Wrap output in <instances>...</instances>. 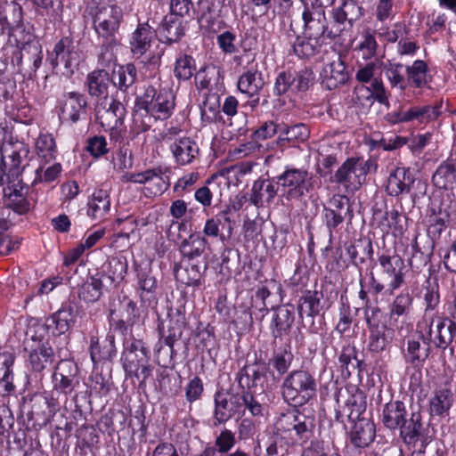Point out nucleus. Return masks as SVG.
Here are the masks:
<instances>
[{
    "instance_id": "f257e3e1",
    "label": "nucleus",
    "mask_w": 456,
    "mask_h": 456,
    "mask_svg": "<svg viewBox=\"0 0 456 456\" xmlns=\"http://www.w3.org/2000/svg\"><path fill=\"white\" fill-rule=\"evenodd\" d=\"M383 426L391 431H399V437L408 446L416 447L419 440L425 442V428L419 411L409 412L400 400H391L383 406Z\"/></svg>"
},
{
    "instance_id": "f03ea898",
    "label": "nucleus",
    "mask_w": 456,
    "mask_h": 456,
    "mask_svg": "<svg viewBox=\"0 0 456 456\" xmlns=\"http://www.w3.org/2000/svg\"><path fill=\"white\" fill-rule=\"evenodd\" d=\"M123 18L122 10L115 4L98 6L93 17L94 28L102 39L98 61L102 67H110L116 59L111 49L118 45L116 35Z\"/></svg>"
},
{
    "instance_id": "7ed1b4c3",
    "label": "nucleus",
    "mask_w": 456,
    "mask_h": 456,
    "mask_svg": "<svg viewBox=\"0 0 456 456\" xmlns=\"http://www.w3.org/2000/svg\"><path fill=\"white\" fill-rule=\"evenodd\" d=\"M29 148L22 142H4L0 147V185L29 182L24 177L28 164H23Z\"/></svg>"
},
{
    "instance_id": "20e7f679",
    "label": "nucleus",
    "mask_w": 456,
    "mask_h": 456,
    "mask_svg": "<svg viewBox=\"0 0 456 456\" xmlns=\"http://www.w3.org/2000/svg\"><path fill=\"white\" fill-rule=\"evenodd\" d=\"M317 383L306 370H294L287 374L281 386L283 400L293 407H301L315 397Z\"/></svg>"
},
{
    "instance_id": "39448f33",
    "label": "nucleus",
    "mask_w": 456,
    "mask_h": 456,
    "mask_svg": "<svg viewBox=\"0 0 456 456\" xmlns=\"http://www.w3.org/2000/svg\"><path fill=\"white\" fill-rule=\"evenodd\" d=\"M121 362L126 377L137 379L139 387H145L146 380L153 370L145 343L135 338L125 340Z\"/></svg>"
},
{
    "instance_id": "423d86ee",
    "label": "nucleus",
    "mask_w": 456,
    "mask_h": 456,
    "mask_svg": "<svg viewBox=\"0 0 456 456\" xmlns=\"http://www.w3.org/2000/svg\"><path fill=\"white\" fill-rule=\"evenodd\" d=\"M175 95L167 89L157 90L149 86L143 94L136 99V111L143 110L148 114L149 119L166 120L173 113L175 109Z\"/></svg>"
},
{
    "instance_id": "0eeeda50",
    "label": "nucleus",
    "mask_w": 456,
    "mask_h": 456,
    "mask_svg": "<svg viewBox=\"0 0 456 456\" xmlns=\"http://www.w3.org/2000/svg\"><path fill=\"white\" fill-rule=\"evenodd\" d=\"M276 179L281 198L289 202L301 201L313 189V176L305 168L287 167Z\"/></svg>"
},
{
    "instance_id": "6e6552de",
    "label": "nucleus",
    "mask_w": 456,
    "mask_h": 456,
    "mask_svg": "<svg viewBox=\"0 0 456 456\" xmlns=\"http://www.w3.org/2000/svg\"><path fill=\"white\" fill-rule=\"evenodd\" d=\"M304 21V34L308 35L312 38H318L324 42L325 38L335 39L340 37V29L332 20L330 25L328 24L325 11L322 8H314L309 5L308 2L304 4L302 13Z\"/></svg>"
},
{
    "instance_id": "1a4fd4ad",
    "label": "nucleus",
    "mask_w": 456,
    "mask_h": 456,
    "mask_svg": "<svg viewBox=\"0 0 456 456\" xmlns=\"http://www.w3.org/2000/svg\"><path fill=\"white\" fill-rule=\"evenodd\" d=\"M371 165V161L362 158H348L336 171L333 182L343 185L347 191H355L365 182Z\"/></svg>"
},
{
    "instance_id": "9d476101",
    "label": "nucleus",
    "mask_w": 456,
    "mask_h": 456,
    "mask_svg": "<svg viewBox=\"0 0 456 456\" xmlns=\"http://www.w3.org/2000/svg\"><path fill=\"white\" fill-rule=\"evenodd\" d=\"M381 310L370 309L365 314V322L369 330L368 349L372 353L385 351L395 338L394 329L381 322Z\"/></svg>"
},
{
    "instance_id": "9b49d317",
    "label": "nucleus",
    "mask_w": 456,
    "mask_h": 456,
    "mask_svg": "<svg viewBox=\"0 0 456 456\" xmlns=\"http://www.w3.org/2000/svg\"><path fill=\"white\" fill-rule=\"evenodd\" d=\"M353 218V210L348 197L341 194H335L329 201V206H323L322 220L328 230L330 239L338 228L344 223L346 218Z\"/></svg>"
},
{
    "instance_id": "f8f14e48",
    "label": "nucleus",
    "mask_w": 456,
    "mask_h": 456,
    "mask_svg": "<svg viewBox=\"0 0 456 456\" xmlns=\"http://www.w3.org/2000/svg\"><path fill=\"white\" fill-rule=\"evenodd\" d=\"M22 29H24L23 33L12 31L17 43L21 45L18 64L28 66L30 69L29 77H31L42 64L43 50L35 36L29 30L27 31L23 24Z\"/></svg>"
},
{
    "instance_id": "ddd939ff",
    "label": "nucleus",
    "mask_w": 456,
    "mask_h": 456,
    "mask_svg": "<svg viewBox=\"0 0 456 456\" xmlns=\"http://www.w3.org/2000/svg\"><path fill=\"white\" fill-rule=\"evenodd\" d=\"M53 391L66 396L79 384L78 367L70 360H61L52 375Z\"/></svg>"
},
{
    "instance_id": "4468645a",
    "label": "nucleus",
    "mask_w": 456,
    "mask_h": 456,
    "mask_svg": "<svg viewBox=\"0 0 456 456\" xmlns=\"http://www.w3.org/2000/svg\"><path fill=\"white\" fill-rule=\"evenodd\" d=\"M214 426H219L230 420L241 411V397L239 394L216 391L214 395Z\"/></svg>"
},
{
    "instance_id": "2eb2a0df",
    "label": "nucleus",
    "mask_w": 456,
    "mask_h": 456,
    "mask_svg": "<svg viewBox=\"0 0 456 456\" xmlns=\"http://www.w3.org/2000/svg\"><path fill=\"white\" fill-rule=\"evenodd\" d=\"M28 183V182H23L7 184V188L4 190L5 197L4 207L0 208V215L3 217L4 212L10 209L13 210L18 215H25L29 211L31 203L27 198L29 191Z\"/></svg>"
},
{
    "instance_id": "dca6fc26",
    "label": "nucleus",
    "mask_w": 456,
    "mask_h": 456,
    "mask_svg": "<svg viewBox=\"0 0 456 456\" xmlns=\"http://www.w3.org/2000/svg\"><path fill=\"white\" fill-rule=\"evenodd\" d=\"M434 322L432 319L427 333V337L431 338L430 343L442 351L450 348L452 354L454 349L450 346L456 338V322L450 318H438L434 327Z\"/></svg>"
},
{
    "instance_id": "f3484780",
    "label": "nucleus",
    "mask_w": 456,
    "mask_h": 456,
    "mask_svg": "<svg viewBox=\"0 0 456 456\" xmlns=\"http://www.w3.org/2000/svg\"><path fill=\"white\" fill-rule=\"evenodd\" d=\"M167 317L168 323L167 326V330H165L164 326L162 329L159 327V334L164 339L165 345L169 347L170 359H172L175 354L174 345L182 338L183 331L187 324V321L183 307L177 308L175 311L170 310L167 314Z\"/></svg>"
},
{
    "instance_id": "a211bd4d",
    "label": "nucleus",
    "mask_w": 456,
    "mask_h": 456,
    "mask_svg": "<svg viewBox=\"0 0 456 456\" xmlns=\"http://www.w3.org/2000/svg\"><path fill=\"white\" fill-rule=\"evenodd\" d=\"M430 337L422 331H416L406 341V353L404 358L414 368H420L430 354Z\"/></svg>"
},
{
    "instance_id": "6ab92c4d",
    "label": "nucleus",
    "mask_w": 456,
    "mask_h": 456,
    "mask_svg": "<svg viewBox=\"0 0 456 456\" xmlns=\"http://www.w3.org/2000/svg\"><path fill=\"white\" fill-rule=\"evenodd\" d=\"M273 316L270 330L274 339H281L288 336L294 324L296 314L292 304H283L276 307L272 306Z\"/></svg>"
},
{
    "instance_id": "aec40b11",
    "label": "nucleus",
    "mask_w": 456,
    "mask_h": 456,
    "mask_svg": "<svg viewBox=\"0 0 456 456\" xmlns=\"http://www.w3.org/2000/svg\"><path fill=\"white\" fill-rule=\"evenodd\" d=\"M77 58L73 38L63 37L54 45L53 51L48 53L46 61L53 69L63 64L67 69H70Z\"/></svg>"
},
{
    "instance_id": "412c9836",
    "label": "nucleus",
    "mask_w": 456,
    "mask_h": 456,
    "mask_svg": "<svg viewBox=\"0 0 456 456\" xmlns=\"http://www.w3.org/2000/svg\"><path fill=\"white\" fill-rule=\"evenodd\" d=\"M73 322V307L69 305H62L56 313L46 320L45 324H37L33 327L34 334L31 339L36 340L37 333L45 332L46 329L54 327L53 334L54 336L67 332Z\"/></svg>"
},
{
    "instance_id": "4be33fe9",
    "label": "nucleus",
    "mask_w": 456,
    "mask_h": 456,
    "mask_svg": "<svg viewBox=\"0 0 456 456\" xmlns=\"http://www.w3.org/2000/svg\"><path fill=\"white\" fill-rule=\"evenodd\" d=\"M279 186L275 178H259L253 183L249 201L256 208L270 205L277 196Z\"/></svg>"
},
{
    "instance_id": "5701e85b",
    "label": "nucleus",
    "mask_w": 456,
    "mask_h": 456,
    "mask_svg": "<svg viewBox=\"0 0 456 456\" xmlns=\"http://www.w3.org/2000/svg\"><path fill=\"white\" fill-rule=\"evenodd\" d=\"M379 264L382 269V280L388 282L391 291L397 289L404 282L403 261L398 256L380 255Z\"/></svg>"
},
{
    "instance_id": "b1692460",
    "label": "nucleus",
    "mask_w": 456,
    "mask_h": 456,
    "mask_svg": "<svg viewBox=\"0 0 456 456\" xmlns=\"http://www.w3.org/2000/svg\"><path fill=\"white\" fill-rule=\"evenodd\" d=\"M137 289L142 307L154 308L158 304V281L150 269L137 270Z\"/></svg>"
},
{
    "instance_id": "393cba45",
    "label": "nucleus",
    "mask_w": 456,
    "mask_h": 456,
    "mask_svg": "<svg viewBox=\"0 0 456 456\" xmlns=\"http://www.w3.org/2000/svg\"><path fill=\"white\" fill-rule=\"evenodd\" d=\"M37 344L31 346L28 361L30 366L35 372L43 371L48 365H52L54 362V352L48 340L44 339L42 334L36 335Z\"/></svg>"
},
{
    "instance_id": "a878e982",
    "label": "nucleus",
    "mask_w": 456,
    "mask_h": 456,
    "mask_svg": "<svg viewBox=\"0 0 456 456\" xmlns=\"http://www.w3.org/2000/svg\"><path fill=\"white\" fill-rule=\"evenodd\" d=\"M415 180V175L409 167H395L390 172L387 178V192L388 195L394 197L409 193Z\"/></svg>"
},
{
    "instance_id": "bb28decb",
    "label": "nucleus",
    "mask_w": 456,
    "mask_h": 456,
    "mask_svg": "<svg viewBox=\"0 0 456 456\" xmlns=\"http://www.w3.org/2000/svg\"><path fill=\"white\" fill-rule=\"evenodd\" d=\"M287 36L292 44L294 53L299 58H310L320 53L323 41L312 38L308 35L300 36L293 28L292 22L287 31Z\"/></svg>"
},
{
    "instance_id": "cd10ccee",
    "label": "nucleus",
    "mask_w": 456,
    "mask_h": 456,
    "mask_svg": "<svg viewBox=\"0 0 456 456\" xmlns=\"http://www.w3.org/2000/svg\"><path fill=\"white\" fill-rule=\"evenodd\" d=\"M87 102L86 96L77 92L64 94L61 101V116L65 121L76 123L82 114L86 113Z\"/></svg>"
},
{
    "instance_id": "c85d7f7f",
    "label": "nucleus",
    "mask_w": 456,
    "mask_h": 456,
    "mask_svg": "<svg viewBox=\"0 0 456 456\" xmlns=\"http://www.w3.org/2000/svg\"><path fill=\"white\" fill-rule=\"evenodd\" d=\"M207 269L206 260H185L175 268V276L178 281L187 286H199Z\"/></svg>"
},
{
    "instance_id": "c756f323",
    "label": "nucleus",
    "mask_w": 456,
    "mask_h": 456,
    "mask_svg": "<svg viewBox=\"0 0 456 456\" xmlns=\"http://www.w3.org/2000/svg\"><path fill=\"white\" fill-rule=\"evenodd\" d=\"M155 37L156 30L147 22L139 23L129 39V48L133 55L137 58L144 55L150 50Z\"/></svg>"
},
{
    "instance_id": "7c9ffc66",
    "label": "nucleus",
    "mask_w": 456,
    "mask_h": 456,
    "mask_svg": "<svg viewBox=\"0 0 456 456\" xmlns=\"http://www.w3.org/2000/svg\"><path fill=\"white\" fill-rule=\"evenodd\" d=\"M363 14L362 7L356 0H343L342 4L335 8L332 12V20L338 28L340 29V35L346 29V22L350 27L358 20Z\"/></svg>"
},
{
    "instance_id": "2f4dec72",
    "label": "nucleus",
    "mask_w": 456,
    "mask_h": 456,
    "mask_svg": "<svg viewBox=\"0 0 456 456\" xmlns=\"http://www.w3.org/2000/svg\"><path fill=\"white\" fill-rule=\"evenodd\" d=\"M321 77L324 86L332 90L344 85L348 79V73L344 61L340 57L327 63L322 68Z\"/></svg>"
},
{
    "instance_id": "473e14b6",
    "label": "nucleus",
    "mask_w": 456,
    "mask_h": 456,
    "mask_svg": "<svg viewBox=\"0 0 456 456\" xmlns=\"http://www.w3.org/2000/svg\"><path fill=\"white\" fill-rule=\"evenodd\" d=\"M116 354L115 336L112 332H108L103 338H91L90 356L94 363L112 360Z\"/></svg>"
},
{
    "instance_id": "72a5a7b5",
    "label": "nucleus",
    "mask_w": 456,
    "mask_h": 456,
    "mask_svg": "<svg viewBox=\"0 0 456 456\" xmlns=\"http://www.w3.org/2000/svg\"><path fill=\"white\" fill-rule=\"evenodd\" d=\"M186 22L174 14L166 15L159 28V33L167 45H172L181 40L185 34Z\"/></svg>"
},
{
    "instance_id": "f704fd0d",
    "label": "nucleus",
    "mask_w": 456,
    "mask_h": 456,
    "mask_svg": "<svg viewBox=\"0 0 456 456\" xmlns=\"http://www.w3.org/2000/svg\"><path fill=\"white\" fill-rule=\"evenodd\" d=\"M110 84V75L104 68L96 69L86 76V86L91 97L107 99Z\"/></svg>"
},
{
    "instance_id": "c9c22d12",
    "label": "nucleus",
    "mask_w": 456,
    "mask_h": 456,
    "mask_svg": "<svg viewBox=\"0 0 456 456\" xmlns=\"http://www.w3.org/2000/svg\"><path fill=\"white\" fill-rule=\"evenodd\" d=\"M323 295L317 290H305L299 297L297 304V310L299 319L304 317H315L322 310V299Z\"/></svg>"
},
{
    "instance_id": "e433bc0d",
    "label": "nucleus",
    "mask_w": 456,
    "mask_h": 456,
    "mask_svg": "<svg viewBox=\"0 0 456 456\" xmlns=\"http://www.w3.org/2000/svg\"><path fill=\"white\" fill-rule=\"evenodd\" d=\"M265 85L263 73L257 68L253 67L243 72L237 83L239 91L248 97L258 95Z\"/></svg>"
},
{
    "instance_id": "4c0bfd02",
    "label": "nucleus",
    "mask_w": 456,
    "mask_h": 456,
    "mask_svg": "<svg viewBox=\"0 0 456 456\" xmlns=\"http://www.w3.org/2000/svg\"><path fill=\"white\" fill-rule=\"evenodd\" d=\"M126 113L125 105L117 99H111L109 107L102 112L98 110L102 126L111 130V134L123 124Z\"/></svg>"
},
{
    "instance_id": "58836bf2",
    "label": "nucleus",
    "mask_w": 456,
    "mask_h": 456,
    "mask_svg": "<svg viewBox=\"0 0 456 456\" xmlns=\"http://www.w3.org/2000/svg\"><path fill=\"white\" fill-rule=\"evenodd\" d=\"M137 78V69L133 63L118 65L112 69L110 82L118 91L127 94Z\"/></svg>"
},
{
    "instance_id": "ea45409f",
    "label": "nucleus",
    "mask_w": 456,
    "mask_h": 456,
    "mask_svg": "<svg viewBox=\"0 0 456 456\" xmlns=\"http://www.w3.org/2000/svg\"><path fill=\"white\" fill-rule=\"evenodd\" d=\"M375 425L365 418L355 419L350 432V442L357 448L367 447L375 438Z\"/></svg>"
},
{
    "instance_id": "a19ab883",
    "label": "nucleus",
    "mask_w": 456,
    "mask_h": 456,
    "mask_svg": "<svg viewBox=\"0 0 456 456\" xmlns=\"http://www.w3.org/2000/svg\"><path fill=\"white\" fill-rule=\"evenodd\" d=\"M432 183L436 188L452 191L456 187V160L443 161L434 173Z\"/></svg>"
},
{
    "instance_id": "79ce46f5",
    "label": "nucleus",
    "mask_w": 456,
    "mask_h": 456,
    "mask_svg": "<svg viewBox=\"0 0 456 456\" xmlns=\"http://www.w3.org/2000/svg\"><path fill=\"white\" fill-rule=\"evenodd\" d=\"M170 150L179 165L191 164L199 155L200 148L196 142L189 137L175 140L170 146Z\"/></svg>"
},
{
    "instance_id": "37998d69",
    "label": "nucleus",
    "mask_w": 456,
    "mask_h": 456,
    "mask_svg": "<svg viewBox=\"0 0 456 456\" xmlns=\"http://www.w3.org/2000/svg\"><path fill=\"white\" fill-rule=\"evenodd\" d=\"M453 403V394L450 385L446 382L444 386L436 388L434 395L429 401V411L432 415L442 416L448 413Z\"/></svg>"
},
{
    "instance_id": "c03bdc74",
    "label": "nucleus",
    "mask_w": 456,
    "mask_h": 456,
    "mask_svg": "<svg viewBox=\"0 0 456 456\" xmlns=\"http://www.w3.org/2000/svg\"><path fill=\"white\" fill-rule=\"evenodd\" d=\"M265 370V363L255 362L251 364H246L237 373L236 379L239 387L243 391H248L249 388L256 387L257 382L264 378Z\"/></svg>"
},
{
    "instance_id": "a18cd8bd",
    "label": "nucleus",
    "mask_w": 456,
    "mask_h": 456,
    "mask_svg": "<svg viewBox=\"0 0 456 456\" xmlns=\"http://www.w3.org/2000/svg\"><path fill=\"white\" fill-rule=\"evenodd\" d=\"M442 102H436L434 104L411 106L407 109L409 122L428 124L435 121L442 114Z\"/></svg>"
},
{
    "instance_id": "49530a36",
    "label": "nucleus",
    "mask_w": 456,
    "mask_h": 456,
    "mask_svg": "<svg viewBox=\"0 0 456 456\" xmlns=\"http://www.w3.org/2000/svg\"><path fill=\"white\" fill-rule=\"evenodd\" d=\"M14 360L15 356L12 353L0 351V386L3 389V395H9L15 391L12 369Z\"/></svg>"
},
{
    "instance_id": "de8ad7c7",
    "label": "nucleus",
    "mask_w": 456,
    "mask_h": 456,
    "mask_svg": "<svg viewBox=\"0 0 456 456\" xmlns=\"http://www.w3.org/2000/svg\"><path fill=\"white\" fill-rule=\"evenodd\" d=\"M407 85L415 88L428 86L431 80L428 64L422 60L414 61L411 66H405Z\"/></svg>"
},
{
    "instance_id": "09e8293b",
    "label": "nucleus",
    "mask_w": 456,
    "mask_h": 456,
    "mask_svg": "<svg viewBox=\"0 0 456 456\" xmlns=\"http://www.w3.org/2000/svg\"><path fill=\"white\" fill-rule=\"evenodd\" d=\"M310 136V129L304 123H297L281 129L277 144L284 146L285 142H304Z\"/></svg>"
},
{
    "instance_id": "8fccbe9b",
    "label": "nucleus",
    "mask_w": 456,
    "mask_h": 456,
    "mask_svg": "<svg viewBox=\"0 0 456 456\" xmlns=\"http://www.w3.org/2000/svg\"><path fill=\"white\" fill-rule=\"evenodd\" d=\"M88 215L94 218H101L110 208V195L107 191L97 189L92 194L88 203Z\"/></svg>"
},
{
    "instance_id": "3c124183",
    "label": "nucleus",
    "mask_w": 456,
    "mask_h": 456,
    "mask_svg": "<svg viewBox=\"0 0 456 456\" xmlns=\"http://www.w3.org/2000/svg\"><path fill=\"white\" fill-rule=\"evenodd\" d=\"M207 240L200 233H192L181 242V252L189 261H195L205 251Z\"/></svg>"
},
{
    "instance_id": "603ef678",
    "label": "nucleus",
    "mask_w": 456,
    "mask_h": 456,
    "mask_svg": "<svg viewBox=\"0 0 456 456\" xmlns=\"http://www.w3.org/2000/svg\"><path fill=\"white\" fill-rule=\"evenodd\" d=\"M405 67L402 63L388 61L383 65L385 77L392 88L403 92L407 88V77L404 76Z\"/></svg>"
},
{
    "instance_id": "864d4df0",
    "label": "nucleus",
    "mask_w": 456,
    "mask_h": 456,
    "mask_svg": "<svg viewBox=\"0 0 456 456\" xmlns=\"http://www.w3.org/2000/svg\"><path fill=\"white\" fill-rule=\"evenodd\" d=\"M242 265L240 255L236 248H224L221 255V273L224 275H237L240 273Z\"/></svg>"
},
{
    "instance_id": "5fc2aeb1",
    "label": "nucleus",
    "mask_w": 456,
    "mask_h": 456,
    "mask_svg": "<svg viewBox=\"0 0 456 456\" xmlns=\"http://www.w3.org/2000/svg\"><path fill=\"white\" fill-rule=\"evenodd\" d=\"M454 211L455 208L449 195L434 196L428 206L430 216L451 219V216Z\"/></svg>"
},
{
    "instance_id": "6e6d98bb",
    "label": "nucleus",
    "mask_w": 456,
    "mask_h": 456,
    "mask_svg": "<svg viewBox=\"0 0 456 456\" xmlns=\"http://www.w3.org/2000/svg\"><path fill=\"white\" fill-rule=\"evenodd\" d=\"M425 312L435 310L440 303L439 284L437 278L429 277L422 290Z\"/></svg>"
},
{
    "instance_id": "4d7b16f0",
    "label": "nucleus",
    "mask_w": 456,
    "mask_h": 456,
    "mask_svg": "<svg viewBox=\"0 0 456 456\" xmlns=\"http://www.w3.org/2000/svg\"><path fill=\"white\" fill-rule=\"evenodd\" d=\"M102 281L97 276H92L79 289L78 296L88 303L98 301L102 294Z\"/></svg>"
},
{
    "instance_id": "13d9d810",
    "label": "nucleus",
    "mask_w": 456,
    "mask_h": 456,
    "mask_svg": "<svg viewBox=\"0 0 456 456\" xmlns=\"http://www.w3.org/2000/svg\"><path fill=\"white\" fill-rule=\"evenodd\" d=\"M314 429L315 418L314 416H307L298 412L293 431L297 437L296 439L306 442L314 436Z\"/></svg>"
},
{
    "instance_id": "bf43d9fd",
    "label": "nucleus",
    "mask_w": 456,
    "mask_h": 456,
    "mask_svg": "<svg viewBox=\"0 0 456 456\" xmlns=\"http://www.w3.org/2000/svg\"><path fill=\"white\" fill-rule=\"evenodd\" d=\"M356 354V348L351 343H346L342 346L338 355V366L343 375L349 377L352 370H355V366L352 362L353 360L356 361L358 365L361 363V361L357 360Z\"/></svg>"
},
{
    "instance_id": "052dcab7",
    "label": "nucleus",
    "mask_w": 456,
    "mask_h": 456,
    "mask_svg": "<svg viewBox=\"0 0 456 456\" xmlns=\"http://www.w3.org/2000/svg\"><path fill=\"white\" fill-rule=\"evenodd\" d=\"M294 360V355L290 346H287L283 349L275 351L269 360V364L278 372L279 375H284L288 372Z\"/></svg>"
},
{
    "instance_id": "680f3d73",
    "label": "nucleus",
    "mask_w": 456,
    "mask_h": 456,
    "mask_svg": "<svg viewBox=\"0 0 456 456\" xmlns=\"http://www.w3.org/2000/svg\"><path fill=\"white\" fill-rule=\"evenodd\" d=\"M38 158L45 164L50 163L55 159V141L51 134H41L36 142Z\"/></svg>"
},
{
    "instance_id": "e2e57ef3",
    "label": "nucleus",
    "mask_w": 456,
    "mask_h": 456,
    "mask_svg": "<svg viewBox=\"0 0 456 456\" xmlns=\"http://www.w3.org/2000/svg\"><path fill=\"white\" fill-rule=\"evenodd\" d=\"M365 402L361 394L348 395L344 411L347 414L349 420L355 421V419H361L360 416L365 411Z\"/></svg>"
},
{
    "instance_id": "0e129e2a",
    "label": "nucleus",
    "mask_w": 456,
    "mask_h": 456,
    "mask_svg": "<svg viewBox=\"0 0 456 456\" xmlns=\"http://www.w3.org/2000/svg\"><path fill=\"white\" fill-rule=\"evenodd\" d=\"M412 297L409 293L399 294L389 306L390 318L406 316L410 314Z\"/></svg>"
},
{
    "instance_id": "69168bd1",
    "label": "nucleus",
    "mask_w": 456,
    "mask_h": 456,
    "mask_svg": "<svg viewBox=\"0 0 456 456\" xmlns=\"http://www.w3.org/2000/svg\"><path fill=\"white\" fill-rule=\"evenodd\" d=\"M31 418L46 423L51 420V416L47 408V396L42 395H35L31 398Z\"/></svg>"
},
{
    "instance_id": "338daca9",
    "label": "nucleus",
    "mask_w": 456,
    "mask_h": 456,
    "mask_svg": "<svg viewBox=\"0 0 456 456\" xmlns=\"http://www.w3.org/2000/svg\"><path fill=\"white\" fill-rule=\"evenodd\" d=\"M378 44L372 32L364 30L362 34V41L359 43L356 51L364 60H370L376 55Z\"/></svg>"
},
{
    "instance_id": "774afa93",
    "label": "nucleus",
    "mask_w": 456,
    "mask_h": 456,
    "mask_svg": "<svg viewBox=\"0 0 456 456\" xmlns=\"http://www.w3.org/2000/svg\"><path fill=\"white\" fill-rule=\"evenodd\" d=\"M127 267V259L125 256L112 257L109 261V278L113 282L119 283L125 278Z\"/></svg>"
}]
</instances>
